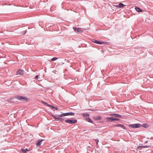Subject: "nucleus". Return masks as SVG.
Instances as JSON below:
<instances>
[{
  "label": "nucleus",
  "mask_w": 153,
  "mask_h": 153,
  "mask_svg": "<svg viewBox=\"0 0 153 153\" xmlns=\"http://www.w3.org/2000/svg\"><path fill=\"white\" fill-rule=\"evenodd\" d=\"M15 98L19 100L25 102L27 101L28 99L27 97L19 95L16 96Z\"/></svg>",
  "instance_id": "1"
},
{
  "label": "nucleus",
  "mask_w": 153,
  "mask_h": 153,
  "mask_svg": "<svg viewBox=\"0 0 153 153\" xmlns=\"http://www.w3.org/2000/svg\"><path fill=\"white\" fill-rule=\"evenodd\" d=\"M65 122L66 123H68L69 124H73L76 123L77 122V120H76L73 119V120H70V119H67L66 120H65Z\"/></svg>",
  "instance_id": "2"
},
{
  "label": "nucleus",
  "mask_w": 153,
  "mask_h": 153,
  "mask_svg": "<svg viewBox=\"0 0 153 153\" xmlns=\"http://www.w3.org/2000/svg\"><path fill=\"white\" fill-rule=\"evenodd\" d=\"M129 126L132 128H137L140 127L141 125L139 124H134L129 125Z\"/></svg>",
  "instance_id": "3"
},
{
  "label": "nucleus",
  "mask_w": 153,
  "mask_h": 153,
  "mask_svg": "<svg viewBox=\"0 0 153 153\" xmlns=\"http://www.w3.org/2000/svg\"><path fill=\"white\" fill-rule=\"evenodd\" d=\"M91 41L95 43H96V44H99V45L104 44V43H105V42H100V41L96 40L95 39H92L91 40Z\"/></svg>",
  "instance_id": "4"
},
{
  "label": "nucleus",
  "mask_w": 153,
  "mask_h": 153,
  "mask_svg": "<svg viewBox=\"0 0 153 153\" xmlns=\"http://www.w3.org/2000/svg\"><path fill=\"white\" fill-rule=\"evenodd\" d=\"M106 119L110 120L109 121L119 120H120L118 118H116L113 117H108L106 118Z\"/></svg>",
  "instance_id": "5"
},
{
  "label": "nucleus",
  "mask_w": 153,
  "mask_h": 153,
  "mask_svg": "<svg viewBox=\"0 0 153 153\" xmlns=\"http://www.w3.org/2000/svg\"><path fill=\"white\" fill-rule=\"evenodd\" d=\"M73 29L76 32H82V30L80 28L73 27Z\"/></svg>",
  "instance_id": "6"
},
{
  "label": "nucleus",
  "mask_w": 153,
  "mask_h": 153,
  "mask_svg": "<svg viewBox=\"0 0 153 153\" xmlns=\"http://www.w3.org/2000/svg\"><path fill=\"white\" fill-rule=\"evenodd\" d=\"M124 6H125V5L122 3H120L118 4H116L114 6L117 7L118 8H120L123 7Z\"/></svg>",
  "instance_id": "7"
},
{
  "label": "nucleus",
  "mask_w": 153,
  "mask_h": 153,
  "mask_svg": "<svg viewBox=\"0 0 153 153\" xmlns=\"http://www.w3.org/2000/svg\"><path fill=\"white\" fill-rule=\"evenodd\" d=\"M24 71L21 70H19L16 72V75H22L24 73Z\"/></svg>",
  "instance_id": "8"
},
{
  "label": "nucleus",
  "mask_w": 153,
  "mask_h": 153,
  "mask_svg": "<svg viewBox=\"0 0 153 153\" xmlns=\"http://www.w3.org/2000/svg\"><path fill=\"white\" fill-rule=\"evenodd\" d=\"M115 126V127H120L122 128L123 129H126V127L124 126L122 124H115L114 125Z\"/></svg>",
  "instance_id": "9"
},
{
  "label": "nucleus",
  "mask_w": 153,
  "mask_h": 153,
  "mask_svg": "<svg viewBox=\"0 0 153 153\" xmlns=\"http://www.w3.org/2000/svg\"><path fill=\"white\" fill-rule=\"evenodd\" d=\"M110 115L111 116L114 117H118L121 118V115L117 114H111Z\"/></svg>",
  "instance_id": "10"
},
{
  "label": "nucleus",
  "mask_w": 153,
  "mask_h": 153,
  "mask_svg": "<svg viewBox=\"0 0 153 153\" xmlns=\"http://www.w3.org/2000/svg\"><path fill=\"white\" fill-rule=\"evenodd\" d=\"M64 115L65 116H68V115H74V113L73 112H68L66 113H65Z\"/></svg>",
  "instance_id": "11"
},
{
  "label": "nucleus",
  "mask_w": 153,
  "mask_h": 153,
  "mask_svg": "<svg viewBox=\"0 0 153 153\" xmlns=\"http://www.w3.org/2000/svg\"><path fill=\"white\" fill-rule=\"evenodd\" d=\"M43 140H39V142L36 144V146L37 147L40 146L41 144V142Z\"/></svg>",
  "instance_id": "12"
},
{
  "label": "nucleus",
  "mask_w": 153,
  "mask_h": 153,
  "mask_svg": "<svg viewBox=\"0 0 153 153\" xmlns=\"http://www.w3.org/2000/svg\"><path fill=\"white\" fill-rule=\"evenodd\" d=\"M101 117L99 115L95 117V119L97 120H100L101 119Z\"/></svg>",
  "instance_id": "13"
},
{
  "label": "nucleus",
  "mask_w": 153,
  "mask_h": 153,
  "mask_svg": "<svg viewBox=\"0 0 153 153\" xmlns=\"http://www.w3.org/2000/svg\"><path fill=\"white\" fill-rule=\"evenodd\" d=\"M135 9L138 12H141L142 11V10L139 7H135Z\"/></svg>",
  "instance_id": "14"
},
{
  "label": "nucleus",
  "mask_w": 153,
  "mask_h": 153,
  "mask_svg": "<svg viewBox=\"0 0 153 153\" xmlns=\"http://www.w3.org/2000/svg\"><path fill=\"white\" fill-rule=\"evenodd\" d=\"M22 151L23 153H26L29 151V150L27 149H22Z\"/></svg>",
  "instance_id": "15"
},
{
  "label": "nucleus",
  "mask_w": 153,
  "mask_h": 153,
  "mask_svg": "<svg viewBox=\"0 0 153 153\" xmlns=\"http://www.w3.org/2000/svg\"><path fill=\"white\" fill-rule=\"evenodd\" d=\"M86 119L87 120H88V121L89 122H90L91 123H93V121L92 120L90 119V118H89V117H88V118H86Z\"/></svg>",
  "instance_id": "16"
},
{
  "label": "nucleus",
  "mask_w": 153,
  "mask_h": 153,
  "mask_svg": "<svg viewBox=\"0 0 153 153\" xmlns=\"http://www.w3.org/2000/svg\"><path fill=\"white\" fill-rule=\"evenodd\" d=\"M83 116L86 118H88V117H89V114L87 113H84L83 114Z\"/></svg>",
  "instance_id": "17"
},
{
  "label": "nucleus",
  "mask_w": 153,
  "mask_h": 153,
  "mask_svg": "<svg viewBox=\"0 0 153 153\" xmlns=\"http://www.w3.org/2000/svg\"><path fill=\"white\" fill-rule=\"evenodd\" d=\"M42 102L43 104H45L46 105L48 106H49L50 107V105H51L48 104L47 103L44 102V101H42Z\"/></svg>",
  "instance_id": "18"
},
{
  "label": "nucleus",
  "mask_w": 153,
  "mask_h": 153,
  "mask_svg": "<svg viewBox=\"0 0 153 153\" xmlns=\"http://www.w3.org/2000/svg\"><path fill=\"white\" fill-rule=\"evenodd\" d=\"M50 108L51 109L54 108L57 110L58 109V108H57L55 107L52 105H50Z\"/></svg>",
  "instance_id": "19"
},
{
  "label": "nucleus",
  "mask_w": 153,
  "mask_h": 153,
  "mask_svg": "<svg viewBox=\"0 0 153 153\" xmlns=\"http://www.w3.org/2000/svg\"><path fill=\"white\" fill-rule=\"evenodd\" d=\"M142 126L143 127L145 128H147L148 127V125L146 124H143Z\"/></svg>",
  "instance_id": "20"
},
{
  "label": "nucleus",
  "mask_w": 153,
  "mask_h": 153,
  "mask_svg": "<svg viewBox=\"0 0 153 153\" xmlns=\"http://www.w3.org/2000/svg\"><path fill=\"white\" fill-rule=\"evenodd\" d=\"M57 59V58L56 57H54L53 58H52L51 60L52 61H54L56 60Z\"/></svg>",
  "instance_id": "21"
},
{
  "label": "nucleus",
  "mask_w": 153,
  "mask_h": 153,
  "mask_svg": "<svg viewBox=\"0 0 153 153\" xmlns=\"http://www.w3.org/2000/svg\"><path fill=\"white\" fill-rule=\"evenodd\" d=\"M64 119V118H58V120H59L61 121H62Z\"/></svg>",
  "instance_id": "22"
},
{
  "label": "nucleus",
  "mask_w": 153,
  "mask_h": 153,
  "mask_svg": "<svg viewBox=\"0 0 153 153\" xmlns=\"http://www.w3.org/2000/svg\"><path fill=\"white\" fill-rule=\"evenodd\" d=\"M149 146H140V147H143V148H148L149 147Z\"/></svg>",
  "instance_id": "23"
},
{
  "label": "nucleus",
  "mask_w": 153,
  "mask_h": 153,
  "mask_svg": "<svg viewBox=\"0 0 153 153\" xmlns=\"http://www.w3.org/2000/svg\"><path fill=\"white\" fill-rule=\"evenodd\" d=\"M59 117H62L63 116H65V115H64V113L62 114H60L59 115Z\"/></svg>",
  "instance_id": "24"
},
{
  "label": "nucleus",
  "mask_w": 153,
  "mask_h": 153,
  "mask_svg": "<svg viewBox=\"0 0 153 153\" xmlns=\"http://www.w3.org/2000/svg\"><path fill=\"white\" fill-rule=\"evenodd\" d=\"M95 142H96L97 143V144L98 142H99V140L98 139H95Z\"/></svg>",
  "instance_id": "25"
},
{
  "label": "nucleus",
  "mask_w": 153,
  "mask_h": 153,
  "mask_svg": "<svg viewBox=\"0 0 153 153\" xmlns=\"http://www.w3.org/2000/svg\"><path fill=\"white\" fill-rule=\"evenodd\" d=\"M39 76L38 75H36L35 77V79H38Z\"/></svg>",
  "instance_id": "26"
},
{
  "label": "nucleus",
  "mask_w": 153,
  "mask_h": 153,
  "mask_svg": "<svg viewBox=\"0 0 153 153\" xmlns=\"http://www.w3.org/2000/svg\"><path fill=\"white\" fill-rule=\"evenodd\" d=\"M53 117L56 119H58V117H57L55 115H54L53 116Z\"/></svg>",
  "instance_id": "27"
},
{
  "label": "nucleus",
  "mask_w": 153,
  "mask_h": 153,
  "mask_svg": "<svg viewBox=\"0 0 153 153\" xmlns=\"http://www.w3.org/2000/svg\"><path fill=\"white\" fill-rule=\"evenodd\" d=\"M26 31H25V32H24V33L23 34L24 35L25 34H26Z\"/></svg>",
  "instance_id": "28"
},
{
  "label": "nucleus",
  "mask_w": 153,
  "mask_h": 153,
  "mask_svg": "<svg viewBox=\"0 0 153 153\" xmlns=\"http://www.w3.org/2000/svg\"><path fill=\"white\" fill-rule=\"evenodd\" d=\"M147 142V141H145V143H146Z\"/></svg>",
  "instance_id": "29"
}]
</instances>
